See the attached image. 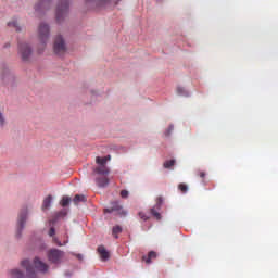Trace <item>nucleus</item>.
<instances>
[{
  "mask_svg": "<svg viewBox=\"0 0 278 278\" xmlns=\"http://www.w3.org/2000/svg\"><path fill=\"white\" fill-rule=\"evenodd\" d=\"M49 25L41 23L38 27V40L40 46L37 50V53L40 55L45 52V47H47V42H49Z\"/></svg>",
  "mask_w": 278,
  "mask_h": 278,
  "instance_id": "obj_1",
  "label": "nucleus"
},
{
  "mask_svg": "<svg viewBox=\"0 0 278 278\" xmlns=\"http://www.w3.org/2000/svg\"><path fill=\"white\" fill-rule=\"evenodd\" d=\"M68 16V1L62 0L56 7V21L62 23Z\"/></svg>",
  "mask_w": 278,
  "mask_h": 278,
  "instance_id": "obj_2",
  "label": "nucleus"
},
{
  "mask_svg": "<svg viewBox=\"0 0 278 278\" xmlns=\"http://www.w3.org/2000/svg\"><path fill=\"white\" fill-rule=\"evenodd\" d=\"M31 46L29 43H20L18 45V55L21 56L22 62H29L31 60Z\"/></svg>",
  "mask_w": 278,
  "mask_h": 278,
  "instance_id": "obj_3",
  "label": "nucleus"
},
{
  "mask_svg": "<svg viewBox=\"0 0 278 278\" xmlns=\"http://www.w3.org/2000/svg\"><path fill=\"white\" fill-rule=\"evenodd\" d=\"M55 55H64L66 53V42L62 36H56L53 45Z\"/></svg>",
  "mask_w": 278,
  "mask_h": 278,
  "instance_id": "obj_4",
  "label": "nucleus"
},
{
  "mask_svg": "<svg viewBox=\"0 0 278 278\" xmlns=\"http://www.w3.org/2000/svg\"><path fill=\"white\" fill-rule=\"evenodd\" d=\"M162 203H164V198H162V197L156 198V203H155L154 207H152L150 210L152 216H154V218H156V220L162 219V215L160 214V210H162Z\"/></svg>",
  "mask_w": 278,
  "mask_h": 278,
  "instance_id": "obj_5",
  "label": "nucleus"
},
{
  "mask_svg": "<svg viewBox=\"0 0 278 278\" xmlns=\"http://www.w3.org/2000/svg\"><path fill=\"white\" fill-rule=\"evenodd\" d=\"M62 255H64V252L58 249H52L48 252V260L49 262H52V264H59L60 260H62Z\"/></svg>",
  "mask_w": 278,
  "mask_h": 278,
  "instance_id": "obj_6",
  "label": "nucleus"
},
{
  "mask_svg": "<svg viewBox=\"0 0 278 278\" xmlns=\"http://www.w3.org/2000/svg\"><path fill=\"white\" fill-rule=\"evenodd\" d=\"M104 212L108 214L118 212L122 216H127V211L123 210V206L118 202H112V206L110 208H105Z\"/></svg>",
  "mask_w": 278,
  "mask_h": 278,
  "instance_id": "obj_7",
  "label": "nucleus"
},
{
  "mask_svg": "<svg viewBox=\"0 0 278 278\" xmlns=\"http://www.w3.org/2000/svg\"><path fill=\"white\" fill-rule=\"evenodd\" d=\"M21 265L23 266V268H26L27 278H36V269L34 268L31 263H29V260L22 261Z\"/></svg>",
  "mask_w": 278,
  "mask_h": 278,
  "instance_id": "obj_8",
  "label": "nucleus"
},
{
  "mask_svg": "<svg viewBox=\"0 0 278 278\" xmlns=\"http://www.w3.org/2000/svg\"><path fill=\"white\" fill-rule=\"evenodd\" d=\"M51 8V0H41L38 4L35 7L36 12H45V10H49Z\"/></svg>",
  "mask_w": 278,
  "mask_h": 278,
  "instance_id": "obj_9",
  "label": "nucleus"
},
{
  "mask_svg": "<svg viewBox=\"0 0 278 278\" xmlns=\"http://www.w3.org/2000/svg\"><path fill=\"white\" fill-rule=\"evenodd\" d=\"M34 266L40 273H47L49 270V266L45 264L42 261H40V258L38 257L34 260Z\"/></svg>",
  "mask_w": 278,
  "mask_h": 278,
  "instance_id": "obj_10",
  "label": "nucleus"
},
{
  "mask_svg": "<svg viewBox=\"0 0 278 278\" xmlns=\"http://www.w3.org/2000/svg\"><path fill=\"white\" fill-rule=\"evenodd\" d=\"M26 222H27V208H23L17 219V225L21 230L25 227Z\"/></svg>",
  "mask_w": 278,
  "mask_h": 278,
  "instance_id": "obj_11",
  "label": "nucleus"
},
{
  "mask_svg": "<svg viewBox=\"0 0 278 278\" xmlns=\"http://www.w3.org/2000/svg\"><path fill=\"white\" fill-rule=\"evenodd\" d=\"M93 173H96V175H102V177H108V175H110V168L108 165H99L93 169Z\"/></svg>",
  "mask_w": 278,
  "mask_h": 278,
  "instance_id": "obj_12",
  "label": "nucleus"
},
{
  "mask_svg": "<svg viewBox=\"0 0 278 278\" xmlns=\"http://www.w3.org/2000/svg\"><path fill=\"white\" fill-rule=\"evenodd\" d=\"M98 253L102 262H108L110 260V252L103 245L98 247Z\"/></svg>",
  "mask_w": 278,
  "mask_h": 278,
  "instance_id": "obj_13",
  "label": "nucleus"
},
{
  "mask_svg": "<svg viewBox=\"0 0 278 278\" xmlns=\"http://www.w3.org/2000/svg\"><path fill=\"white\" fill-rule=\"evenodd\" d=\"M96 184L99 188H105L110 184V179H108V176L98 177L96 178Z\"/></svg>",
  "mask_w": 278,
  "mask_h": 278,
  "instance_id": "obj_14",
  "label": "nucleus"
},
{
  "mask_svg": "<svg viewBox=\"0 0 278 278\" xmlns=\"http://www.w3.org/2000/svg\"><path fill=\"white\" fill-rule=\"evenodd\" d=\"M157 258V252L155 251H150L148 253V256H142V262H146V264H151L152 260Z\"/></svg>",
  "mask_w": 278,
  "mask_h": 278,
  "instance_id": "obj_15",
  "label": "nucleus"
},
{
  "mask_svg": "<svg viewBox=\"0 0 278 278\" xmlns=\"http://www.w3.org/2000/svg\"><path fill=\"white\" fill-rule=\"evenodd\" d=\"M87 199L84 194H76L73 199L74 205H79V203H86Z\"/></svg>",
  "mask_w": 278,
  "mask_h": 278,
  "instance_id": "obj_16",
  "label": "nucleus"
},
{
  "mask_svg": "<svg viewBox=\"0 0 278 278\" xmlns=\"http://www.w3.org/2000/svg\"><path fill=\"white\" fill-rule=\"evenodd\" d=\"M51 201H53V197L48 195L42 203V210H49L51 207Z\"/></svg>",
  "mask_w": 278,
  "mask_h": 278,
  "instance_id": "obj_17",
  "label": "nucleus"
},
{
  "mask_svg": "<svg viewBox=\"0 0 278 278\" xmlns=\"http://www.w3.org/2000/svg\"><path fill=\"white\" fill-rule=\"evenodd\" d=\"M10 275H11V278H23L24 277L22 271L18 269H12Z\"/></svg>",
  "mask_w": 278,
  "mask_h": 278,
  "instance_id": "obj_18",
  "label": "nucleus"
},
{
  "mask_svg": "<svg viewBox=\"0 0 278 278\" xmlns=\"http://www.w3.org/2000/svg\"><path fill=\"white\" fill-rule=\"evenodd\" d=\"M123 232V228L121 226H114L112 233L114 236V238H118V233Z\"/></svg>",
  "mask_w": 278,
  "mask_h": 278,
  "instance_id": "obj_19",
  "label": "nucleus"
},
{
  "mask_svg": "<svg viewBox=\"0 0 278 278\" xmlns=\"http://www.w3.org/2000/svg\"><path fill=\"white\" fill-rule=\"evenodd\" d=\"M9 27H14L16 31H21V26H18V22L13 20L8 23Z\"/></svg>",
  "mask_w": 278,
  "mask_h": 278,
  "instance_id": "obj_20",
  "label": "nucleus"
},
{
  "mask_svg": "<svg viewBox=\"0 0 278 278\" xmlns=\"http://www.w3.org/2000/svg\"><path fill=\"white\" fill-rule=\"evenodd\" d=\"M96 164H99V166H105L108 164L106 159L97 156L96 157Z\"/></svg>",
  "mask_w": 278,
  "mask_h": 278,
  "instance_id": "obj_21",
  "label": "nucleus"
},
{
  "mask_svg": "<svg viewBox=\"0 0 278 278\" xmlns=\"http://www.w3.org/2000/svg\"><path fill=\"white\" fill-rule=\"evenodd\" d=\"M87 5H90V8L94 9L97 5H99V0H86Z\"/></svg>",
  "mask_w": 278,
  "mask_h": 278,
  "instance_id": "obj_22",
  "label": "nucleus"
},
{
  "mask_svg": "<svg viewBox=\"0 0 278 278\" xmlns=\"http://www.w3.org/2000/svg\"><path fill=\"white\" fill-rule=\"evenodd\" d=\"M163 166L164 168H173L175 166V160L165 161Z\"/></svg>",
  "mask_w": 278,
  "mask_h": 278,
  "instance_id": "obj_23",
  "label": "nucleus"
},
{
  "mask_svg": "<svg viewBox=\"0 0 278 278\" xmlns=\"http://www.w3.org/2000/svg\"><path fill=\"white\" fill-rule=\"evenodd\" d=\"M178 189L180 190V192H182V194H186V192H188V185L181 182L178 185Z\"/></svg>",
  "mask_w": 278,
  "mask_h": 278,
  "instance_id": "obj_24",
  "label": "nucleus"
},
{
  "mask_svg": "<svg viewBox=\"0 0 278 278\" xmlns=\"http://www.w3.org/2000/svg\"><path fill=\"white\" fill-rule=\"evenodd\" d=\"M60 203H61L62 207H66V205H68V203H71V198L63 197Z\"/></svg>",
  "mask_w": 278,
  "mask_h": 278,
  "instance_id": "obj_25",
  "label": "nucleus"
},
{
  "mask_svg": "<svg viewBox=\"0 0 278 278\" xmlns=\"http://www.w3.org/2000/svg\"><path fill=\"white\" fill-rule=\"evenodd\" d=\"M9 73H10V68L8 66L1 67V74L3 75V77H5V75H9Z\"/></svg>",
  "mask_w": 278,
  "mask_h": 278,
  "instance_id": "obj_26",
  "label": "nucleus"
},
{
  "mask_svg": "<svg viewBox=\"0 0 278 278\" xmlns=\"http://www.w3.org/2000/svg\"><path fill=\"white\" fill-rule=\"evenodd\" d=\"M0 125L3 127L5 125V117L3 116V113L0 111Z\"/></svg>",
  "mask_w": 278,
  "mask_h": 278,
  "instance_id": "obj_27",
  "label": "nucleus"
},
{
  "mask_svg": "<svg viewBox=\"0 0 278 278\" xmlns=\"http://www.w3.org/2000/svg\"><path fill=\"white\" fill-rule=\"evenodd\" d=\"M121 197H122V199H127V197H129V191H127V190H122V191H121Z\"/></svg>",
  "mask_w": 278,
  "mask_h": 278,
  "instance_id": "obj_28",
  "label": "nucleus"
},
{
  "mask_svg": "<svg viewBox=\"0 0 278 278\" xmlns=\"http://www.w3.org/2000/svg\"><path fill=\"white\" fill-rule=\"evenodd\" d=\"M52 240H53L54 244H58V247H63L64 245L56 237H53Z\"/></svg>",
  "mask_w": 278,
  "mask_h": 278,
  "instance_id": "obj_29",
  "label": "nucleus"
},
{
  "mask_svg": "<svg viewBox=\"0 0 278 278\" xmlns=\"http://www.w3.org/2000/svg\"><path fill=\"white\" fill-rule=\"evenodd\" d=\"M49 236H50V238H53L55 236V228L54 227L50 228Z\"/></svg>",
  "mask_w": 278,
  "mask_h": 278,
  "instance_id": "obj_30",
  "label": "nucleus"
},
{
  "mask_svg": "<svg viewBox=\"0 0 278 278\" xmlns=\"http://www.w3.org/2000/svg\"><path fill=\"white\" fill-rule=\"evenodd\" d=\"M139 216L141 220H149V217H147L146 214L142 212L139 213Z\"/></svg>",
  "mask_w": 278,
  "mask_h": 278,
  "instance_id": "obj_31",
  "label": "nucleus"
},
{
  "mask_svg": "<svg viewBox=\"0 0 278 278\" xmlns=\"http://www.w3.org/2000/svg\"><path fill=\"white\" fill-rule=\"evenodd\" d=\"M186 90L184 89V87H178L177 88V93L178 94H185Z\"/></svg>",
  "mask_w": 278,
  "mask_h": 278,
  "instance_id": "obj_32",
  "label": "nucleus"
},
{
  "mask_svg": "<svg viewBox=\"0 0 278 278\" xmlns=\"http://www.w3.org/2000/svg\"><path fill=\"white\" fill-rule=\"evenodd\" d=\"M199 176L201 177V179H205V172H200Z\"/></svg>",
  "mask_w": 278,
  "mask_h": 278,
  "instance_id": "obj_33",
  "label": "nucleus"
},
{
  "mask_svg": "<svg viewBox=\"0 0 278 278\" xmlns=\"http://www.w3.org/2000/svg\"><path fill=\"white\" fill-rule=\"evenodd\" d=\"M104 160H106V162H110V160H112V156L111 155H106V156H103Z\"/></svg>",
  "mask_w": 278,
  "mask_h": 278,
  "instance_id": "obj_34",
  "label": "nucleus"
},
{
  "mask_svg": "<svg viewBox=\"0 0 278 278\" xmlns=\"http://www.w3.org/2000/svg\"><path fill=\"white\" fill-rule=\"evenodd\" d=\"M58 216H66V213L60 212Z\"/></svg>",
  "mask_w": 278,
  "mask_h": 278,
  "instance_id": "obj_35",
  "label": "nucleus"
},
{
  "mask_svg": "<svg viewBox=\"0 0 278 278\" xmlns=\"http://www.w3.org/2000/svg\"><path fill=\"white\" fill-rule=\"evenodd\" d=\"M77 257H78V260H81V254H78Z\"/></svg>",
  "mask_w": 278,
  "mask_h": 278,
  "instance_id": "obj_36",
  "label": "nucleus"
},
{
  "mask_svg": "<svg viewBox=\"0 0 278 278\" xmlns=\"http://www.w3.org/2000/svg\"><path fill=\"white\" fill-rule=\"evenodd\" d=\"M63 244H68V240L64 241Z\"/></svg>",
  "mask_w": 278,
  "mask_h": 278,
  "instance_id": "obj_37",
  "label": "nucleus"
}]
</instances>
